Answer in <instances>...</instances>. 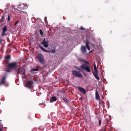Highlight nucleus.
Returning a JSON list of instances; mask_svg holds the SVG:
<instances>
[{
  "instance_id": "nucleus-26",
  "label": "nucleus",
  "mask_w": 131,
  "mask_h": 131,
  "mask_svg": "<svg viewBox=\"0 0 131 131\" xmlns=\"http://www.w3.org/2000/svg\"><path fill=\"white\" fill-rule=\"evenodd\" d=\"M8 21H9L10 20V17L9 16H8L7 19Z\"/></svg>"
},
{
  "instance_id": "nucleus-33",
  "label": "nucleus",
  "mask_w": 131,
  "mask_h": 131,
  "mask_svg": "<svg viewBox=\"0 0 131 131\" xmlns=\"http://www.w3.org/2000/svg\"><path fill=\"white\" fill-rule=\"evenodd\" d=\"M10 71L8 70V71H6V72H10Z\"/></svg>"
},
{
  "instance_id": "nucleus-28",
  "label": "nucleus",
  "mask_w": 131,
  "mask_h": 131,
  "mask_svg": "<svg viewBox=\"0 0 131 131\" xmlns=\"http://www.w3.org/2000/svg\"><path fill=\"white\" fill-rule=\"evenodd\" d=\"M2 19L1 20V21H3L4 20V17L3 16H2Z\"/></svg>"
},
{
  "instance_id": "nucleus-27",
  "label": "nucleus",
  "mask_w": 131,
  "mask_h": 131,
  "mask_svg": "<svg viewBox=\"0 0 131 131\" xmlns=\"http://www.w3.org/2000/svg\"><path fill=\"white\" fill-rule=\"evenodd\" d=\"M5 32H3L2 33V36H4L5 35Z\"/></svg>"
},
{
  "instance_id": "nucleus-23",
  "label": "nucleus",
  "mask_w": 131,
  "mask_h": 131,
  "mask_svg": "<svg viewBox=\"0 0 131 131\" xmlns=\"http://www.w3.org/2000/svg\"><path fill=\"white\" fill-rule=\"evenodd\" d=\"M47 42L46 41L45 39V38L43 40V41L41 43L42 44L45 43H46Z\"/></svg>"
},
{
  "instance_id": "nucleus-18",
  "label": "nucleus",
  "mask_w": 131,
  "mask_h": 131,
  "mask_svg": "<svg viewBox=\"0 0 131 131\" xmlns=\"http://www.w3.org/2000/svg\"><path fill=\"white\" fill-rule=\"evenodd\" d=\"M7 30V27L6 26H5L3 29V32H5Z\"/></svg>"
},
{
  "instance_id": "nucleus-4",
  "label": "nucleus",
  "mask_w": 131,
  "mask_h": 131,
  "mask_svg": "<svg viewBox=\"0 0 131 131\" xmlns=\"http://www.w3.org/2000/svg\"><path fill=\"white\" fill-rule=\"evenodd\" d=\"M36 58L41 63L43 64H44V58L43 55L41 54H38Z\"/></svg>"
},
{
  "instance_id": "nucleus-17",
  "label": "nucleus",
  "mask_w": 131,
  "mask_h": 131,
  "mask_svg": "<svg viewBox=\"0 0 131 131\" xmlns=\"http://www.w3.org/2000/svg\"><path fill=\"white\" fill-rule=\"evenodd\" d=\"M76 68L80 72H83V71L79 67H76Z\"/></svg>"
},
{
  "instance_id": "nucleus-36",
  "label": "nucleus",
  "mask_w": 131,
  "mask_h": 131,
  "mask_svg": "<svg viewBox=\"0 0 131 131\" xmlns=\"http://www.w3.org/2000/svg\"><path fill=\"white\" fill-rule=\"evenodd\" d=\"M110 117L111 118V116H110Z\"/></svg>"
},
{
  "instance_id": "nucleus-14",
  "label": "nucleus",
  "mask_w": 131,
  "mask_h": 131,
  "mask_svg": "<svg viewBox=\"0 0 131 131\" xmlns=\"http://www.w3.org/2000/svg\"><path fill=\"white\" fill-rule=\"evenodd\" d=\"M39 47L43 51H45L46 52H48L49 51H47L45 50L43 47H42V46H39Z\"/></svg>"
},
{
  "instance_id": "nucleus-13",
  "label": "nucleus",
  "mask_w": 131,
  "mask_h": 131,
  "mask_svg": "<svg viewBox=\"0 0 131 131\" xmlns=\"http://www.w3.org/2000/svg\"><path fill=\"white\" fill-rule=\"evenodd\" d=\"M6 79L5 77H4L3 79L1 82L0 83V84L2 85L4 84L5 82V79Z\"/></svg>"
},
{
  "instance_id": "nucleus-15",
  "label": "nucleus",
  "mask_w": 131,
  "mask_h": 131,
  "mask_svg": "<svg viewBox=\"0 0 131 131\" xmlns=\"http://www.w3.org/2000/svg\"><path fill=\"white\" fill-rule=\"evenodd\" d=\"M43 44L44 45V47L46 48H47L48 46V42H47L46 43H45Z\"/></svg>"
},
{
  "instance_id": "nucleus-31",
  "label": "nucleus",
  "mask_w": 131,
  "mask_h": 131,
  "mask_svg": "<svg viewBox=\"0 0 131 131\" xmlns=\"http://www.w3.org/2000/svg\"><path fill=\"white\" fill-rule=\"evenodd\" d=\"M82 73H84V74L85 75V77H86V74L84 72H83V71L82 72Z\"/></svg>"
},
{
  "instance_id": "nucleus-8",
  "label": "nucleus",
  "mask_w": 131,
  "mask_h": 131,
  "mask_svg": "<svg viewBox=\"0 0 131 131\" xmlns=\"http://www.w3.org/2000/svg\"><path fill=\"white\" fill-rule=\"evenodd\" d=\"M78 89L83 94H85L86 93L85 90L84 88L81 87H78Z\"/></svg>"
},
{
  "instance_id": "nucleus-20",
  "label": "nucleus",
  "mask_w": 131,
  "mask_h": 131,
  "mask_svg": "<svg viewBox=\"0 0 131 131\" xmlns=\"http://www.w3.org/2000/svg\"><path fill=\"white\" fill-rule=\"evenodd\" d=\"M40 33L41 36H42L43 34V33L42 31V30L40 29Z\"/></svg>"
},
{
  "instance_id": "nucleus-32",
  "label": "nucleus",
  "mask_w": 131,
  "mask_h": 131,
  "mask_svg": "<svg viewBox=\"0 0 131 131\" xmlns=\"http://www.w3.org/2000/svg\"><path fill=\"white\" fill-rule=\"evenodd\" d=\"M96 67L95 63H94V67Z\"/></svg>"
},
{
  "instance_id": "nucleus-3",
  "label": "nucleus",
  "mask_w": 131,
  "mask_h": 131,
  "mask_svg": "<svg viewBox=\"0 0 131 131\" xmlns=\"http://www.w3.org/2000/svg\"><path fill=\"white\" fill-rule=\"evenodd\" d=\"M89 42L88 41H86V45L85 46H82L81 48V50L82 52L84 53L86 51V48L89 50H90V48L89 45Z\"/></svg>"
},
{
  "instance_id": "nucleus-6",
  "label": "nucleus",
  "mask_w": 131,
  "mask_h": 131,
  "mask_svg": "<svg viewBox=\"0 0 131 131\" xmlns=\"http://www.w3.org/2000/svg\"><path fill=\"white\" fill-rule=\"evenodd\" d=\"M73 75L79 78H82V74L79 72L75 71H73L72 72Z\"/></svg>"
},
{
  "instance_id": "nucleus-22",
  "label": "nucleus",
  "mask_w": 131,
  "mask_h": 131,
  "mask_svg": "<svg viewBox=\"0 0 131 131\" xmlns=\"http://www.w3.org/2000/svg\"><path fill=\"white\" fill-rule=\"evenodd\" d=\"M94 69L95 70V71L96 73H97L98 72H97V69H96V67H94Z\"/></svg>"
},
{
  "instance_id": "nucleus-29",
  "label": "nucleus",
  "mask_w": 131,
  "mask_h": 131,
  "mask_svg": "<svg viewBox=\"0 0 131 131\" xmlns=\"http://www.w3.org/2000/svg\"><path fill=\"white\" fill-rule=\"evenodd\" d=\"M19 21V20H18L15 23V25L16 26V24H17V23H18V22Z\"/></svg>"
},
{
  "instance_id": "nucleus-25",
  "label": "nucleus",
  "mask_w": 131,
  "mask_h": 131,
  "mask_svg": "<svg viewBox=\"0 0 131 131\" xmlns=\"http://www.w3.org/2000/svg\"><path fill=\"white\" fill-rule=\"evenodd\" d=\"M101 120H100L99 121V126H100L101 124Z\"/></svg>"
},
{
  "instance_id": "nucleus-19",
  "label": "nucleus",
  "mask_w": 131,
  "mask_h": 131,
  "mask_svg": "<svg viewBox=\"0 0 131 131\" xmlns=\"http://www.w3.org/2000/svg\"><path fill=\"white\" fill-rule=\"evenodd\" d=\"M31 71H38V68L33 69L31 70Z\"/></svg>"
},
{
  "instance_id": "nucleus-12",
  "label": "nucleus",
  "mask_w": 131,
  "mask_h": 131,
  "mask_svg": "<svg viewBox=\"0 0 131 131\" xmlns=\"http://www.w3.org/2000/svg\"><path fill=\"white\" fill-rule=\"evenodd\" d=\"M98 73H94L93 74V75L94 76L95 78L97 79V80H100V78L99 77L98 75Z\"/></svg>"
},
{
  "instance_id": "nucleus-24",
  "label": "nucleus",
  "mask_w": 131,
  "mask_h": 131,
  "mask_svg": "<svg viewBox=\"0 0 131 131\" xmlns=\"http://www.w3.org/2000/svg\"><path fill=\"white\" fill-rule=\"evenodd\" d=\"M63 100L65 102H66L67 101V99L66 98H63Z\"/></svg>"
},
{
  "instance_id": "nucleus-30",
  "label": "nucleus",
  "mask_w": 131,
  "mask_h": 131,
  "mask_svg": "<svg viewBox=\"0 0 131 131\" xmlns=\"http://www.w3.org/2000/svg\"><path fill=\"white\" fill-rule=\"evenodd\" d=\"M81 29L82 30H83L85 29L83 27V26H81Z\"/></svg>"
},
{
  "instance_id": "nucleus-21",
  "label": "nucleus",
  "mask_w": 131,
  "mask_h": 131,
  "mask_svg": "<svg viewBox=\"0 0 131 131\" xmlns=\"http://www.w3.org/2000/svg\"><path fill=\"white\" fill-rule=\"evenodd\" d=\"M45 21L46 23H47L48 22L47 21V18L46 17L45 18Z\"/></svg>"
},
{
  "instance_id": "nucleus-5",
  "label": "nucleus",
  "mask_w": 131,
  "mask_h": 131,
  "mask_svg": "<svg viewBox=\"0 0 131 131\" xmlns=\"http://www.w3.org/2000/svg\"><path fill=\"white\" fill-rule=\"evenodd\" d=\"M16 71L18 74H24L25 75V72L24 69L23 68H21L20 66H19L18 67L17 70H16Z\"/></svg>"
},
{
  "instance_id": "nucleus-34",
  "label": "nucleus",
  "mask_w": 131,
  "mask_h": 131,
  "mask_svg": "<svg viewBox=\"0 0 131 131\" xmlns=\"http://www.w3.org/2000/svg\"><path fill=\"white\" fill-rule=\"evenodd\" d=\"M0 131H2V129L1 128H0Z\"/></svg>"
},
{
  "instance_id": "nucleus-2",
  "label": "nucleus",
  "mask_w": 131,
  "mask_h": 131,
  "mask_svg": "<svg viewBox=\"0 0 131 131\" xmlns=\"http://www.w3.org/2000/svg\"><path fill=\"white\" fill-rule=\"evenodd\" d=\"M16 62H13L9 63L8 64V69H14L15 70H17V69L19 67Z\"/></svg>"
},
{
  "instance_id": "nucleus-7",
  "label": "nucleus",
  "mask_w": 131,
  "mask_h": 131,
  "mask_svg": "<svg viewBox=\"0 0 131 131\" xmlns=\"http://www.w3.org/2000/svg\"><path fill=\"white\" fill-rule=\"evenodd\" d=\"M33 84V82L32 81H28L26 87L30 88H31Z\"/></svg>"
},
{
  "instance_id": "nucleus-9",
  "label": "nucleus",
  "mask_w": 131,
  "mask_h": 131,
  "mask_svg": "<svg viewBox=\"0 0 131 131\" xmlns=\"http://www.w3.org/2000/svg\"><path fill=\"white\" fill-rule=\"evenodd\" d=\"M19 8L20 9H26L27 7H24V5L23 4H21L19 6Z\"/></svg>"
},
{
  "instance_id": "nucleus-35",
  "label": "nucleus",
  "mask_w": 131,
  "mask_h": 131,
  "mask_svg": "<svg viewBox=\"0 0 131 131\" xmlns=\"http://www.w3.org/2000/svg\"><path fill=\"white\" fill-rule=\"evenodd\" d=\"M92 50H91V52H92Z\"/></svg>"
},
{
  "instance_id": "nucleus-16",
  "label": "nucleus",
  "mask_w": 131,
  "mask_h": 131,
  "mask_svg": "<svg viewBox=\"0 0 131 131\" xmlns=\"http://www.w3.org/2000/svg\"><path fill=\"white\" fill-rule=\"evenodd\" d=\"M10 58V56L9 55H8L6 56L5 57V59L6 60H8Z\"/></svg>"
},
{
  "instance_id": "nucleus-10",
  "label": "nucleus",
  "mask_w": 131,
  "mask_h": 131,
  "mask_svg": "<svg viewBox=\"0 0 131 131\" xmlns=\"http://www.w3.org/2000/svg\"><path fill=\"white\" fill-rule=\"evenodd\" d=\"M57 100L56 97L55 96L52 97L50 100V102L52 103L54 101H55Z\"/></svg>"
},
{
  "instance_id": "nucleus-1",
  "label": "nucleus",
  "mask_w": 131,
  "mask_h": 131,
  "mask_svg": "<svg viewBox=\"0 0 131 131\" xmlns=\"http://www.w3.org/2000/svg\"><path fill=\"white\" fill-rule=\"evenodd\" d=\"M83 62L86 63V64H83L80 66V67L83 69L85 70L88 72H90L91 71L89 67L90 65L89 63L87 61H83Z\"/></svg>"
},
{
  "instance_id": "nucleus-11",
  "label": "nucleus",
  "mask_w": 131,
  "mask_h": 131,
  "mask_svg": "<svg viewBox=\"0 0 131 131\" xmlns=\"http://www.w3.org/2000/svg\"><path fill=\"white\" fill-rule=\"evenodd\" d=\"M95 97L96 99L97 100L100 99V97L97 91H96L95 93Z\"/></svg>"
}]
</instances>
